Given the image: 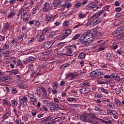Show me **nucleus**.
<instances>
[{"mask_svg": "<svg viewBox=\"0 0 124 124\" xmlns=\"http://www.w3.org/2000/svg\"><path fill=\"white\" fill-rule=\"evenodd\" d=\"M91 31H88L86 32H84L82 35L85 38V40L88 43V45H91L93 43V34L90 32Z\"/></svg>", "mask_w": 124, "mask_h": 124, "instance_id": "1", "label": "nucleus"}, {"mask_svg": "<svg viewBox=\"0 0 124 124\" xmlns=\"http://www.w3.org/2000/svg\"><path fill=\"white\" fill-rule=\"evenodd\" d=\"M55 44V42L54 41H47L43 43V48H44L45 50H48L50 49L53 45Z\"/></svg>", "mask_w": 124, "mask_h": 124, "instance_id": "2", "label": "nucleus"}, {"mask_svg": "<svg viewBox=\"0 0 124 124\" xmlns=\"http://www.w3.org/2000/svg\"><path fill=\"white\" fill-rule=\"evenodd\" d=\"M50 110L51 112H57L58 109H60V106L55 103H50Z\"/></svg>", "mask_w": 124, "mask_h": 124, "instance_id": "3", "label": "nucleus"}, {"mask_svg": "<svg viewBox=\"0 0 124 124\" xmlns=\"http://www.w3.org/2000/svg\"><path fill=\"white\" fill-rule=\"evenodd\" d=\"M94 8H95V9H98L99 7L97 6L96 3L94 2L93 1H91L90 4L87 5L86 6V9H93Z\"/></svg>", "mask_w": 124, "mask_h": 124, "instance_id": "4", "label": "nucleus"}, {"mask_svg": "<svg viewBox=\"0 0 124 124\" xmlns=\"http://www.w3.org/2000/svg\"><path fill=\"white\" fill-rule=\"evenodd\" d=\"M43 12H49V10H51V6H50V3L48 2H45L44 4L43 8Z\"/></svg>", "mask_w": 124, "mask_h": 124, "instance_id": "5", "label": "nucleus"}, {"mask_svg": "<svg viewBox=\"0 0 124 124\" xmlns=\"http://www.w3.org/2000/svg\"><path fill=\"white\" fill-rule=\"evenodd\" d=\"M65 53L68 56H73V52H72V48H71V47H69V46H66L65 47Z\"/></svg>", "mask_w": 124, "mask_h": 124, "instance_id": "6", "label": "nucleus"}, {"mask_svg": "<svg viewBox=\"0 0 124 124\" xmlns=\"http://www.w3.org/2000/svg\"><path fill=\"white\" fill-rule=\"evenodd\" d=\"M102 13H104V10H102L99 12H97V13H95L94 15L90 17V19L91 20L92 19H96L97 18H98L99 16L102 15Z\"/></svg>", "mask_w": 124, "mask_h": 124, "instance_id": "7", "label": "nucleus"}, {"mask_svg": "<svg viewBox=\"0 0 124 124\" xmlns=\"http://www.w3.org/2000/svg\"><path fill=\"white\" fill-rule=\"evenodd\" d=\"M79 42L82 45H89V43L85 38V37L82 35L78 40Z\"/></svg>", "mask_w": 124, "mask_h": 124, "instance_id": "8", "label": "nucleus"}, {"mask_svg": "<svg viewBox=\"0 0 124 124\" xmlns=\"http://www.w3.org/2000/svg\"><path fill=\"white\" fill-rule=\"evenodd\" d=\"M80 119L81 121H83L84 123H90V119L88 118V115L84 114V112L82 114V115L80 116Z\"/></svg>", "mask_w": 124, "mask_h": 124, "instance_id": "9", "label": "nucleus"}, {"mask_svg": "<svg viewBox=\"0 0 124 124\" xmlns=\"http://www.w3.org/2000/svg\"><path fill=\"white\" fill-rule=\"evenodd\" d=\"M19 102L20 105H22L24 103H27V102H28V98L26 96H24L22 98H19Z\"/></svg>", "mask_w": 124, "mask_h": 124, "instance_id": "10", "label": "nucleus"}, {"mask_svg": "<svg viewBox=\"0 0 124 124\" xmlns=\"http://www.w3.org/2000/svg\"><path fill=\"white\" fill-rule=\"evenodd\" d=\"M68 35L66 32L65 31H63V35L60 36L58 39L59 40H62V39H65V38H66V37H67L68 36Z\"/></svg>", "mask_w": 124, "mask_h": 124, "instance_id": "11", "label": "nucleus"}, {"mask_svg": "<svg viewBox=\"0 0 124 124\" xmlns=\"http://www.w3.org/2000/svg\"><path fill=\"white\" fill-rule=\"evenodd\" d=\"M83 115H85L87 116V117H90V118H92L93 119H96V117L94 116V114L92 112L87 113L86 111L83 112Z\"/></svg>", "mask_w": 124, "mask_h": 124, "instance_id": "12", "label": "nucleus"}, {"mask_svg": "<svg viewBox=\"0 0 124 124\" xmlns=\"http://www.w3.org/2000/svg\"><path fill=\"white\" fill-rule=\"evenodd\" d=\"M28 97H29L30 100H31V101H32V105H34V102H37V100L35 98L34 96H33V95L31 94L30 95H29L28 96Z\"/></svg>", "mask_w": 124, "mask_h": 124, "instance_id": "13", "label": "nucleus"}, {"mask_svg": "<svg viewBox=\"0 0 124 124\" xmlns=\"http://www.w3.org/2000/svg\"><path fill=\"white\" fill-rule=\"evenodd\" d=\"M51 31V28L50 27H46L43 29L42 31V34H46V33H49Z\"/></svg>", "mask_w": 124, "mask_h": 124, "instance_id": "14", "label": "nucleus"}, {"mask_svg": "<svg viewBox=\"0 0 124 124\" xmlns=\"http://www.w3.org/2000/svg\"><path fill=\"white\" fill-rule=\"evenodd\" d=\"M26 61L28 62H31L36 61V59L34 57L30 56L26 58Z\"/></svg>", "mask_w": 124, "mask_h": 124, "instance_id": "15", "label": "nucleus"}, {"mask_svg": "<svg viewBox=\"0 0 124 124\" xmlns=\"http://www.w3.org/2000/svg\"><path fill=\"white\" fill-rule=\"evenodd\" d=\"M40 89L41 90L44 96H47V91H46L45 88H44L43 86H41Z\"/></svg>", "mask_w": 124, "mask_h": 124, "instance_id": "16", "label": "nucleus"}, {"mask_svg": "<svg viewBox=\"0 0 124 124\" xmlns=\"http://www.w3.org/2000/svg\"><path fill=\"white\" fill-rule=\"evenodd\" d=\"M55 19V16H46V21L47 22H50V21H54Z\"/></svg>", "mask_w": 124, "mask_h": 124, "instance_id": "17", "label": "nucleus"}, {"mask_svg": "<svg viewBox=\"0 0 124 124\" xmlns=\"http://www.w3.org/2000/svg\"><path fill=\"white\" fill-rule=\"evenodd\" d=\"M27 11L24 9V8L22 7L20 10L19 11V13H20V19H22V15H23V13L26 12Z\"/></svg>", "mask_w": 124, "mask_h": 124, "instance_id": "18", "label": "nucleus"}, {"mask_svg": "<svg viewBox=\"0 0 124 124\" xmlns=\"http://www.w3.org/2000/svg\"><path fill=\"white\" fill-rule=\"evenodd\" d=\"M51 120H52V116H48L47 118L42 120L41 123H47V122H49V121H51Z\"/></svg>", "mask_w": 124, "mask_h": 124, "instance_id": "19", "label": "nucleus"}, {"mask_svg": "<svg viewBox=\"0 0 124 124\" xmlns=\"http://www.w3.org/2000/svg\"><path fill=\"white\" fill-rule=\"evenodd\" d=\"M25 36V34L24 33H22L20 34H19L17 37L18 40H19V41H23V38Z\"/></svg>", "mask_w": 124, "mask_h": 124, "instance_id": "20", "label": "nucleus"}, {"mask_svg": "<svg viewBox=\"0 0 124 124\" xmlns=\"http://www.w3.org/2000/svg\"><path fill=\"white\" fill-rule=\"evenodd\" d=\"M60 3H61V1L60 0H56L55 1L53 2L54 7H56V6L60 5Z\"/></svg>", "mask_w": 124, "mask_h": 124, "instance_id": "21", "label": "nucleus"}, {"mask_svg": "<svg viewBox=\"0 0 124 124\" xmlns=\"http://www.w3.org/2000/svg\"><path fill=\"white\" fill-rule=\"evenodd\" d=\"M91 77H97V72L93 71L90 73Z\"/></svg>", "mask_w": 124, "mask_h": 124, "instance_id": "22", "label": "nucleus"}, {"mask_svg": "<svg viewBox=\"0 0 124 124\" xmlns=\"http://www.w3.org/2000/svg\"><path fill=\"white\" fill-rule=\"evenodd\" d=\"M45 40V36L43 35H40L39 36V39L38 40V42H42Z\"/></svg>", "mask_w": 124, "mask_h": 124, "instance_id": "23", "label": "nucleus"}, {"mask_svg": "<svg viewBox=\"0 0 124 124\" xmlns=\"http://www.w3.org/2000/svg\"><path fill=\"white\" fill-rule=\"evenodd\" d=\"M19 73V71L18 70H12L9 72V74L11 75H16V74H18Z\"/></svg>", "mask_w": 124, "mask_h": 124, "instance_id": "24", "label": "nucleus"}, {"mask_svg": "<svg viewBox=\"0 0 124 124\" xmlns=\"http://www.w3.org/2000/svg\"><path fill=\"white\" fill-rule=\"evenodd\" d=\"M11 103L14 107H16L18 102L16 101V100H13L11 101Z\"/></svg>", "mask_w": 124, "mask_h": 124, "instance_id": "25", "label": "nucleus"}, {"mask_svg": "<svg viewBox=\"0 0 124 124\" xmlns=\"http://www.w3.org/2000/svg\"><path fill=\"white\" fill-rule=\"evenodd\" d=\"M93 33L96 35H102L101 32H99L98 30H94L93 31Z\"/></svg>", "mask_w": 124, "mask_h": 124, "instance_id": "26", "label": "nucleus"}, {"mask_svg": "<svg viewBox=\"0 0 124 124\" xmlns=\"http://www.w3.org/2000/svg\"><path fill=\"white\" fill-rule=\"evenodd\" d=\"M107 107H110V108H112V109H114L115 108V104L114 103H110L108 104Z\"/></svg>", "mask_w": 124, "mask_h": 124, "instance_id": "27", "label": "nucleus"}, {"mask_svg": "<svg viewBox=\"0 0 124 124\" xmlns=\"http://www.w3.org/2000/svg\"><path fill=\"white\" fill-rule=\"evenodd\" d=\"M7 49H9V46L7 45V44H5L2 47V51H5V50H7Z\"/></svg>", "mask_w": 124, "mask_h": 124, "instance_id": "28", "label": "nucleus"}, {"mask_svg": "<svg viewBox=\"0 0 124 124\" xmlns=\"http://www.w3.org/2000/svg\"><path fill=\"white\" fill-rule=\"evenodd\" d=\"M0 80H1L2 81H4V82H8V78H7V77H1L0 78Z\"/></svg>", "mask_w": 124, "mask_h": 124, "instance_id": "29", "label": "nucleus"}, {"mask_svg": "<svg viewBox=\"0 0 124 124\" xmlns=\"http://www.w3.org/2000/svg\"><path fill=\"white\" fill-rule=\"evenodd\" d=\"M115 103L116 105H119L120 107L123 106V104H122V103L119 100H115Z\"/></svg>", "mask_w": 124, "mask_h": 124, "instance_id": "30", "label": "nucleus"}, {"mask_svg": "<svg viewBox=\"0 0 124 124\" xmlns=\"http://www.w3.org/2000/svg\"><path fill=\"white\" fill-rule=\"evenodd\" d=\"M81 5H82V2H76V4H75V6L77 8L80 7Z\"/></svg>", "mask_w": 124, "mask_h": 124, "instance_id": "31", "label": "nucleus"}, {"mask_svg": "<svg viewBox=\"0 0 124 124\" xmlns=\"http://www.w3.org/2000/svg\"><path fill=\"white\" fill-rule=\"evenodd\" d=\"M16 13L14 11L11 12L10 14L8 15V18H12L14 16H15Z\"/></svg>", "mask_w": 124, "mask_h": 124, "instance_id": "32", "label": "nucleus"}, {"mask_svg": "<svg viewBox=\"0 0 124 124\" xmlns=\"http://www.w3.org/2000/svg\"><path fill=\"white\" fill-rule=\"evenodd\" d=\"M80 36H81V34H77L72 39V40H76Z\"/></svg>", "mask_w": 124, "mask_h": 124, "instance_id": "33", "label": "nucleus"}, {"mask_svg": "<svg viewBox=\"0 0 124 124\" xmlns=\"http://www.w3.org/2000/svg\"><path fill=\"white\" fill-rule=\"evenodd\" d=\"M86 57V54L84 53H80L79 55V57L81 59V60H83Z\"/></svg>", "mask_w": 124, "mask_h": 124, "instance_id": "34", "label": "nucleus"}, {"mask_svg": "<svg viewBox=\"0 0 124 124\" xmlns=\"http://www.w3.org/2000/svg\"><path fill=\"white\" fill-rule=\"evenodd\" d=\"M58 82H53V86H52L53 89H54V90H56V89L58 88Z\"/></svg>", "mask_w": 124, "mask_h": 124, "instance_id": "35", "label": "nucleus"}, {"mask_svg": "<svg viewBox=\"0 0 124 124\" xmlns=\"http://www.w3.org/2000/svg\"><path fill=\"white\" fill-rule=\"evenodd\" d=\"M24 6H26L27 8H29V7H30V1H29V0H26L24 4Z\"/></svg>", "mask_w": 124, "mask_h": 124, "instance_id": "36", "label": "nucleus"}, {"mask_svg": "<svg viewBox=\"0 0 124 124\" xmlns=\"http://www.w3.org/2000/svg\"><path fill=\"white\" fill-rule=\"evenodd\" d=\"M77 99L75 98H68L67 101H69L70 102H72V101H76Z\"/></svg>", "mask_w": 124, "mask_h": 124, "instance_id": "37", "label": "nucleus"}, {"mask_svg": "<svg viewBox=\"0 0 124 124\" xmlns=\"http://www.w3.org/2000/svg\"><path fill=\"white\" fill-rule=\"evenodd\" d=\"M92 120H90V123L93 124H98V122L96 121L95 120L92 119Z\"/></svg>", "mask_w": 124, "mask_h": 124, "instance_id": "38", "label": "nucleus"}, {"mask_svg": "<svg viewBox=\"0 0 124 124\" xmlns=\"http://www.w3.org/2000/svg\"><path fill=\"white\" fill-rule=\"evenodd\" d=\"M101 91L102 92V93H106V94H108V93H109V92H108L107 90L104 88H101Z\"/></svg>", "mask_w": 124, "mask_h": 124, "instance_id": "39", "label": "nucleus"}, {"mask_svg": "<svg viewBox=\"0 0 124 124\" xmlns=\"http://www.w3.org/2000/svg\"><path fill=\"white\" fill-rule=\"evenodd\" d=\"M18 87L20 89H26V87H25V85L23 84V83H19L18 84Z\"/></svg>", "mask_w": 124, "mask_h": 124, "instance_id": "40", "label": "nucleus"}, {"mask_svg": "<svg viewBox=\"0 0 124 124\" xmlns=\"http://www.w3.org/2000/svg\"><path fill=\"white\" fill-rule=\"evenodd\" d=\"M93 19H94L93 20V23L94 24H99V23H100V21H99V19H96V18H93Z\"/></svg>", "mask_w": 124, "mask_h": 124, "instance_id": "41", "label": "nucleus"}, {"mask_svg": "<svg viewBox=\"0 0 124 124\" xmlns=\"http://www.w3.org/2000/svg\"><path fill=\"white\" fill-rule=\"evenodd\" d=\"M10 28V25L8 23H6L5 25L4 26V29L5 30H8Z\"/></svg>", "mask_w": 124, "mask_h": 124, "instance_id": "42", "label": "nucleus"}, {"mask_svg": "<svg viewBox=\"0 0 124 124\" xmlns=\"http://www.w3.org/2000/svg\"><path fill=\"white\" fill-rule=\"evenodd\" d=\"M30 20V17H24L23 19V22L25 23H28Z\"/></svg>", "mask_w": 124, "mask_h": 124, "instance_id": "43", "label": "nucleus"}, {"mask_svg": "<svg viewBox=\"0 0 124 124\" xmlns=\"http://www.w3.org/2000/svg\"><path fill=\"white\" fill-rule=\"evenodd\" d=\"M33 4H34V0H31L29 2L30 7H31Z\"/></svg>", "mask_w": 124, "mask_h": 124, "instance_id": "44", "label": "nucleus"}, {"mask_svg": "<svg viewBox=\"0 0 124 124\" xmlns=\"http://www.w3.org/2000/svg\"><path fill=\"white\" fill-rule=\"evenodd\" d=\"M69 22L68 21H65L63 23V26L65 27V28H67L68 27V24Z\"/></svg>", "mask_w": 124, "mask_h": 124, "instance_id": "45", "label": "nucleus"}, {"mask_svg": "<svg viewBox=\"0 0 124 124\" xmlns=\"http://www.w3.org/2000/svg\"><path fill=\"white\" fill-rule=\"evenodd\" d=\"M8 113H5L3 116V120H5V119H7V118H8Z\"/></svg>", "mask_w": 124, "mask_h": 124, "instance_id": "46", "label": "nucleus"}, {"mask_svg": "<svg viewBox=\"0 0 124 124\" xmlns=\"http://www.w3.org/2000/svg\"><path fill=\"white\" fill-rule=\"evenodd\" d=\"M112 115H113V117L114 118V119H118V117H119V114H118V113H112Z\"/></svg>", "mask_w": 124, "mask_h": 124, "instance_id": "47", "label": "nucleus"}, {"mask_svg": "<svg viewBox=\"0 0 124 124\" xmlns=\"http://www.w3.org/2000/svg\"><path fill=\"white\" fill-rule=\"evenodd\" d=\"M94 110H95V111H98L99 112H100V113H101V112H102V109H101V108L96 107L94 108Z\"/></svg>", "mask_w": 124, "mask_h": 124, "instance_id": "48", "label": "nucleus"}, {"mask_svg": "<svg viewBox=\"0 0 124 124\" xmlns=\"http://www.w3.org/2000/svg\"><path fill=\"white\" fill-rule=\"evenodd\" d=\"M2 53H3V54H5V55H9V54H11L9 49H8L6 51H3Z\"/></svg>", "mask_w": 124, "mask_h": 124, "instance_id": "49", "label": "nucleus"}, {"mask_svg": "<svg viewBox=\"0 0 124 124\" xmlns=\"http://www.w3.org/2000/svg\"><path fill=\"white\" fill-rule=\"evenodd\" d=\"M72 75H73V73H70L69 75L66 77L65 79H69V78L72 77Z\"/></svg>", "mask_w": 124, "mask_h": 124, "instance_id": "50", "label": "nucleus"}, {"mask_svg": "<svg viewBox=\"0 0 124 124\" xmlns=\"http://www.w3.org/2000/svg\"><path fill=\"white\" fill-rule=\"evenodd\" d=\"M79 18H80L81 19L83 18H85V17H86V14H80L79 15Z\"/></svg>", "mask_w": 124, "mask_h": 124, "instance_id": "51", "label": "nucleus"}, {"mask_svg": "<svg viewBox=\"0 0 124 124\" xmlns=\"http://www.w3.org/2000/svg\"><path fill=\"white\" fill-rule=\"evenodd\" d=\"M20 15H21V13H20V12H19L17 15V18H16L17 21H19V20H20V19H22L21 18V17H20Z\"/></svg>", "mask_w": 124, "mask_h": 124, "instance_id": "52", "label": "nucleus"}, {"mask_svg": "<svg viewBox=\"0 0 124 124\" xmlns=\"http://www.w3.org/2000/svg\"><path fill=\"white\" fill-rule=\"evenodd\" d=\"M82 85L83 87H84V86L88 87V86H90V84L88 82H83L82 83Z\"/></svg>", "mask_w": 124, "mask_h": 124, "instance_id": "53", "label": "nucleus"}, {"mask_svg": "<svg viewBox=\"0 0 124 124\" xmlns=\"http://www.w3.org/2000/svg\"><path fill=\"white\" fill-rule=\"evenodd\" d=\"M17 65H20L21 66H22L23 63H22V62H21V60H18L17 61Z\"/></svg>", "mask_w": 124, "mask_h": 124, "instance_id": "54", "label": "nucleus"}, {"mask_svg": "<svg viewBox=\"0 0 124 124\" xmlns=\"http://www.w3.org/2000/svg\"><path fill=\"white\" fill-rule=\"evenodd\" d=\"M65 32H66V33H67L69 35V34H71V30L69 29V30H66L64 31Z\"/></svg>", "mask_w": 124, "mask_h": 124, "instance_id": "55", "label": "nucleus"}, {"mask_svg": "<svg viewBox=\"0 0 124 124\" xmlns=\"http://www.w3.org/2000/svg\"><path fill=\"white\" fill-rule=\"evenodd\" d=\"M34 26H37L38 28H39V26H40V22L39 21H37L34 23Z\"/></svg>", "mask_w": 124, "mask_h": 124, "instance_id": "56", "label": "nucleus"}, {"mask_svg": "<svg viewBox=\"0 0 124 124\" xmlns=\"http://www.w3.org/2000/svg\"><path fill=\"white\" fill-rule=\"evenodd\" d=\"M69 66V64L65 63L62 65V67H63V68H66V67H68Z\"/></svg>", "mask_w": 124, "mask_h": 124, "instance_id": "57", "label": "nucleus"}, {"mask_svg": "<svg viewBox=\"0 0 124 124\" xmlns=\"http://www.w3.org/2000/svg\"><path fill=\"white\" fill-rule=\"evenodd\" d=\"M12 93H17V90H16V88H13Z\"/></svg>", "mask_w": 124, "mask_h": 124, "instance_id": "58", "label": "nucleus"}, {"mask_svg": "<svg viewBox=\"0 0 124 124\" xmlns=\"http://www.w3.org/2000/svg\"><path fill=\"white\" fill-rule=\"evenodd\" d=\"M112 58V56H111V54L108 53L107 55V60H110Z\"/></svg>", "mask_w": 124, "mask_h": 124, "instance_id": "59", "label": "nucleus"}, {"mask_svg": "<svg viewBox=\"0 0 124 124\" xmlns=\"http://www.w3.org/2000/svg\"><path fill=\"white\" fill-rule=\"evenodd\" d=\"M115 80H116V81H120V82H121V78L118 76H115Z\"/></svg>", "mask_w": 124, "mask_h": 124, "instance_id": "60", "label": "nucleus"}, {"mask_svg": "<svg viewBox=\"0 0 124 124\" xmlns=\"http://www.w3.org/2000/svg\"><path fill=\"white\" fill-rule=\"evenodd\" d=\"M115 11H116V12H120V11H122V8L118 7V8H116Z\"/></svg>", "mask_w": 124, "mask_h": 124, "instance_id": "61", "label": "nucleus"}, {"mask_svg": "<svg viewBox=\"0 0 124 124\" xmlns=\"http://www.w3.org/2000/svg\"><path fill=\"white\" fill-rule=\"evenodd\" d=\"M112 121H113V119L111 118L108 119V122L109 124H112Z\"/></svg>", "mask_w": 124, "mask_h": 124, "instance_id": "62", "label": "nucleus"}, {"mask_svg": "<svg viewBox=\"0 0 124 124\" xmlns=\"http://www.w3.org/2000/svg\"><path fill=\"white\" fill-rule=\"evenodd\" d=\"M105 49V47L103 46H101L100 47H99L98 50L99 51H103Z\"/></svg>", "mask_w": 124, "mask_h": 124, "instance_id": "63", "label": "nucleus"}, {"mask_svg": "<svg viewBox=\"0 0 124 124\" xmlns=\"http://www.w3.org/2000/svg\"><path fill=\"white\" fill-rule=\"evenodd\" d=\"M4 39H5V37L4 36L0 35V41H4Z\"/></svg>", "mask_w": 124, "mask_h": 124, "instance_id": "64", "label": "nucleus"}]
</instances>
